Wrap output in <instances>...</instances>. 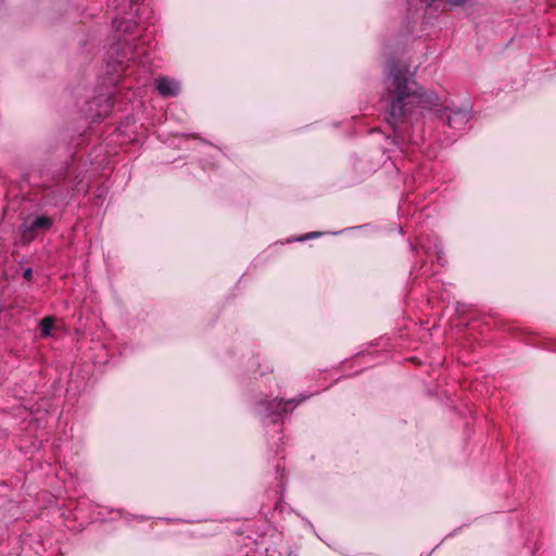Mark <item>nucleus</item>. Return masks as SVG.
<instances>
[{
  "label": "nucleus",
  "instance_id": "1",
  "mask_svg": "<svg viewBox=\"0 0 556 556\" xmlns=\"http://www.w3.org/2000/svg\"><path fill=\"white\" fill-rule=\"evenodd\" d=\"M383 97L389 102L387 122L394 131L415 108L433 109L440 104L439 97L426 92L415 80L409 66L401 62L389 64Z\"/></svg>",
  "mask_w": 556,
  "mask_h": 556
},
{
  "label": "nucleus",
  "instance_id": "2",
  "mask_svg": "<svg viewBox=\"0 0 556 556\" xmlns=\"http://www.w3.org/2000/svg\"><path fill=\"white\" fill-rule=\"evenodd\" d=\"M305 399H291L285 401L282 399H273L270 401L264 402L265 412L268 417H278L290 410H292L298 404L303 402Z\"/></svg>",
  "mask_w": 556,
  "mask_h": 556
},
{
  "label": "nucleus",
  "instance_id": "3",
  "mask_svg": "<svg viewBox=\"0 0 556 556\" xmlns=\"http://www.w3.org/2000/svg\"><path fill=\"white\" fill-rule=\"evenodd\" d=\"M445 111H447V109ZM442 117H445L448 127L453 129H464L469 121L470 114L466 110H448V113L444 112Z\"/></svg>",
  "mask_w": 556,
  "mask_h": 556
},
{
  "label": "nucleus",
  "instance_id": "4",
  "mask_svg": "<svg viewBox=\"0 0 556 556\" xmlns=\"http://www.w3.org/2000/svg\"><path fill=\"white\" fill-rule=\"evenodd\" d=\"M157 91L164 97H175L179 93V83L168 77H160L155 83Z\"/></svg>",
  "mask_w": 556,
  "mask_h": 556
},
{
  "label": "nucleus",
  "instance_id": "5",
  "mask_svg": "<svg viewBox=\"0 0 556 556\" xmlns=\"http://www.w3.org/2000/svg\"><path fill=\"white\" fill-rule=\"evenodd\" d=\"M52 226V219L48 216L37 217L31 225L23 231L22 239L30 241L35 238V231L38 229H49Z\"/></svg>",
  "mask_w": 556,
  "mask_h": 556
},
{
  "label": "nucleus",
  "instance_id": "6",
  "mask_svg": "<svg viewBox=\"0 0 556 556\" xmlns=\"http://www.w3.org/2000/svg\"><path fill=\"white\" fill-rule=\"evenodd\" d=\"M53 326H54V318L53 317L47 316V317L42 318L41 321H40L41 334L43 337L51 336V330H52Z\"/></svg>",
  "mask_w": 556,
  "mask_h": 556
},
{
  "label": "nucleus",
  "instance_id": "7",
  "mask_svg": "<svg viewBox=\"0 0 556 556\" xmlns=\"http://www.w3.org/2000/svg\"><path fill=\"white\" fill-rule=\"evenodd\" d=\"M23 277L24 279H26L27 281H30L33 279V269L31 268H26L23 273Z\"/></svg>",
  "mask_w": 556,
  "mask_h": 556
}]
</instances>
